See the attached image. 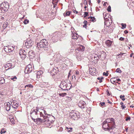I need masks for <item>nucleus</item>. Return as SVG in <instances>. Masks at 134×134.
I'll use <instances>...</instances> for the list:
<instances>
[{"label":"nucleus","mask_w":134,"mask_h":134,"mask_svg":"<svg viewBox=\"0 0 134 134\" xmlns=\"http://www.w3.org/2000/svg\"><path fill=\"white\" fill-rule=\"evenodd\" d=\"M10 121L11 122L12 124H14V120L13 119H10Z\"/></svg>","instance_id":"obj_46"},{"label":"nucleus","mask_w":134,"mask_h":134,"mask_svg":"<svg viewBox=\"0 0 134 134\" xmlns=\"http://www.w3.org/2000/svg\"><path fill=\"white\" fill-rule=\"evenodd\" d=\"M33 87V86L31 85H26L25 86V87Z\"/></svg>","instance_id":"obj_40"},{"label":"nucleus","mask_w":134,"mask_h":134,"mask_svg":"<svg viewBox=\"0 0 134 134\" xmlns=\"http://www.w3.org/2000/svg\"><path fill=\"white\" fill-rule=\"evenodd\" d=\"M26 67H27V68H28L30 69L31 68L32 69V66L30 64L28 65Z\"/></svg>","instance_id":"obj_42"},{"label":"nucleus","mask_w":134,"mask_h":134,"mask_svg":"<svg viewBox=\"0 0 134 134\" xmlns=\"http://www.w3.org/2000/svg\"><path fill=\"white\" fill-rule=\"evenodd\" d=\"M131 119V118L130 116L126 118V121H130Z\"/></svg>","instance_id":"obj_43"},{"label":"nucleus","mask_w":134,"mask_h":134,"mask_svg":"<svg viewBox=\"0 0 134 134\" xmlns=\"http://www.w3.org/2000/svg\"><path fill=\"white\" fill-rule=\"evenodd\" d=\"M38 110L37 108L36 109H32L30 113V116L31 118H36L37 117V112Z\"/></svg>","instance_id":"obj_3"},{"label":"nucleus","mask_w":134,"mask_h":134,"mask_svg":"<svg viewBox=\"0 0 134 134\" xmlns=\"http://www.w3.org/2000/svg\"><path fill=\"white\" fill-rule=\"evenodd\" d=\"M108 103H109L111 104V103H112L111 102H110L109 101V100L108 99Z\"/></svg>","instance_id":"obj_64"},{"label":"nucleus","mask_w":134,"mask_h":134,"mask_svg":"<svg viewBox=\"0 0 134 134\" xmlns=\"http://www.w3.org/2000/svg\"><path fill=\"white\" fill-rule=\"evenodd\" d=\"M76 78H79L80 77V75H79V72L78 71H75V75Z\"/></svg>","instance_id":"obj_24"},{"label":"nucleus","mask_w":134,"mask_h":134,"mask_svg":"<svg viewBox=\"0 0 134 134\" xmlns=\"http://www.w3.org/2000/svg\"><path fill=\"white\" fill-rule=\"evenodd\" d=\"M116 71L117 72H118L119 73H121L122 72V71L120 69V68H117L116 70Z\"/></svg>","instance_id":"obj_31"},{"label":"nucleus","mask_w":134,"mask_h":134,"mask_svg":"<svg viewBox=\"0 0 134 134\" xmlns=\"http://www.w3.org/2000/svg\"><path fill=\"white\" fill-rule=\"evenodd\" d=\"M107 2H105L103 4V5L104 6H105L106 5V4H107Z\"/></svg>","instance_id":"obj_57"},{"label":"nucleus","mask_w":134,"mask_h":134,"mask_svg":"<svg viewBox=\"0 0 134 134\" xmlns=\"http://www.w3.org/2000/svg\"><path fill=\"white\" fill-rule=\"evenodd\" d=\"M133 53H131L130 54V57H132L133 55Z\"/></svg>","instance_id":"obj_61"},{"label":"nucleus","mask_w":134,"mask_h":134,"mask_svg":"<svg viewBox=\"0 0 134 134\" xmlns=\"http://www.w3.org/2000/svg\"><path fill=\"white\" fill-rule=\"evenodd\" d=\"M114 119L113 118H111V119L110 120H109V121H110V122H115L114 121Z\"/></svg>","instance_id":"obj_48"},{"label":"nucleus","mask_w":134,"mask_h":134,"mask_svg":"<svg viewBox=\"0 0 134 134\" xmlns=\"http://www.w3.org/2000/svg\"><path fill=\"white\" fill-rule=\"evenodd\" d=\"M37 46L38 48H42L48 53H51L53 51L51 49L50 46L48 45L47 41L45 39H42L40 42L37 43Z\"/></svg>","instance_id":"obj_1"},{"label":"nucleus","mask_w":134,"mask_h":134,"mask_svg":"<svg viewBox=\"0 0 134 134\" xmlns=\"http://www.w3.org/2000/svg\"><path fill=\"white\" fill-rule=\"evenodd\" d=\"M36 119H37V122L39 121H40L41 122H43V120L42 119H41L38 118H36Z\"/></svg>","instance_id":"obj_37"},{"label":"nucleus","mask_w":134,"mask_h":134,"mask_svg":"<svg viewBox=\"0 0 134 134\" xmlns=\"http://www.w3.org/2000/svg\"><path fill=\"white\" fill-rule=\"evenodd\" d=\"M115 122H108L107 126L108 127L109 129L110 130L113 129L115 127Z\"/></svg>","instance_id":"obj_6"},{"label":"nucleus","mask_w":134,"mask_h":134,"mask_svg":"<svg viewBox=\"0 0 134 134\" xmlns=\"http://www.w3.org/2000/svg\"><path fill=\"white\" fill-rule=\"evenodd\" d=\"M91 19L90 20L91 21L94 22L96 21V19L94 17H92L90 16Z\"/></svg>","instance_id":"obj_28"},{"label":"nucleus","mask_w":134,"mask_h":134,"mask_svg":"<svg viewBox=\"0 0 134 134\" xmlns=\"http://www.w3.org/2000/svg\"><path fill=\"white\" fill-rule=\"evenodd\" d=\"M88 13L87 12H85L84 14V18L86 17L88 15Z\"/></svg>","instance_id":"obj_44"},{"label":"nucleus","mask_w":134,"mask_h":134,"mask_svg":"<svg viewBox=\"0 0 134 134\" xmlns=\"http://www.w3.org/2000/svg\"><path fill=\"white\" fill-rule=\"evenodd\" d=\"M107 95L108 96H110V93L109 92H108V93H107Z\"/></svg>","instance_id":"obj_62"},{"label":"nucleus","mask_w":134,"mask_h":134,"mask_svg":"<svg viewBox=\"0 0 134 134\" xmlns=\"http://www.w3.org/2000/svg\"><path fill=\"white\" fill-rule=\"evenodd\" d=\"M6 132L4 130V129H3L1 130L0 133L1 134H3V133H4Z\"/></svg>","instance_id":"obj_35"},{"label":"nucleus","mask_w":134,"mask_h":134,"mask_svg":"<svg viewBox=\"0 0 134 134\" xmlns=\"http://www.w3.org/2000/svg\"><path fill=\"white\" fill-rule=\"evenodd\" d=\"M32 69L25 67L24 70V72L25 74H27L30 73L31 72Z\"/></svg>","instance_id":"obj_14"},{"label":"nucleus","mask_w":134,"mask_h":134,"mask_svg":"<svg viewBox=\"0 0 134 134\" xmlns=\"http://www.w3.org/2000/svg\"><path fill=\"white\" fill-rule=\"evenodd\" d=\"M78 50L79 51H83L85 49V47L84 46L82 45H80L79 47L78 48Z\"/></svg>","instance_id":"obj_18"},{"label":"nucleus","mask_w":134,"mask_h":134,"mask_svg":"<svg viewBox=\"0 0 134 134\" xmlns=\"http://www.w3.org/2000/svg\"><path fill=\"white\" fill-rule=\"evenodd\" d=\"M34 43V42L32 40L29 38L27 39L25 45L27 48H29L32 46Z\"/></svg>","instance_id":"obj_4"},{"label":"nucleus","mask_w":134,"mask_h":134,"mask_svg":"<svg viewBox=\"0 0 134 134\" xmlns=\"http://www.w3.org/2000/svg\"><path fill=\"white\" fill-rule=\"evenodd\" d=\"M10 105H11L10 103L8 102L6 104V109L7 111H9L11 109V106Z\"/></svg>","instance_id":"obj_15"},{"label":"nucleus","mask_w":134,"mask_h":134,"mask_svg":"<svg viewBox=\"0 0 134 134\" xmlns=\"http://www.w3.org/2000/svg\"><path fill=\"white\" fill-rule=\"evenodd\" d=\"M43 73V72L41 70H40L37 72V73L38 74H39V75H41V74H42Z\"/></svg>","instance_id":"obj_41"},{"label":"nucleus","mask_w":134,"mask_h":134,"mask_svg":"<svg viewBox=\"0 0 134 134\" xmlns=\"http://www.w3.org/2000/svg\"><path fill=\"white\" fill-rule=\"evenodd\" d=\"M115 77L113 78H112L111 79H110V81L114 85H116L115 83H115L116 80H115Z\"/></svg>","instance_id":"obj_20"},{"label":"nucleus","mask_w":134,"mask_h":134,"mask_svg":"<svg viewBox=\"0 0 134 134\" xmlns=\"http://www.w3.org/2000/svg\"><path fill=\"white\" fill-rule=\"evenodd\" d=\"M8 24V22H5L3 24L2 26L3 28L4 29L7 27Z\"/></svg>","instance_id":"obj_21"},{"label":"nucleus","mask_w":134,"mask_h":134,"mask_svg":"<svg viewBox=\"0 0 134 134\" xmlns=\"http://www.w3.org/2000/svg\"><path fill=\"white\" fill-rule=\"evenodd\" d=\"M28 54L29 57H30V58H32V57L34 56V54L33 51H32L29 52H28Z\"/></svg>","instance_id":"obj_17"},{"label":"nucleus","mask_w":134,"mask_h":134,"mask_svg":"<svg viewBox=\"0 0 134 134\" xmlns=\"http://www.w3.org/2000/svg\"><path fill=\"white\" fill-rule=\"evenodd\" d=\"M121 25L122 26V29H124L126 28V25L125 24L121 23Z\"/></svg>","instance_id":"obj_29"},{"label":"nucleus","mask_w":134,"mask_h":134,"mask_svg":"<svg viewBox=\"0 0 134 134\" xmlns=\"http://www.w3.org/2000/svg\"><path fill=\"white\" fill-rule=\"evenodd\" d=\"M124 38L121 37L119 38V40L120 41H123L124 40Z\"/></svg>","instance_id":"obj_53"},{"label":"nucleus","mask_w":134,"mask_h":134,"mask_svg":"<svg viewBox=\"0 0 134 134\" xmlns=\"http://www.w3.org/2000/svg\"><path fill=\"white\" fill-rule=\"evenodd\" d=\"M105 43L107 47H111L113 45V41L107 40L105 41Z\"/></svg>","instance_id":"obj_10"},{"label":"nucleus","mask_w":134,"mask_h":134,"mask_svg":"<svg viewBox=\"0 0 134 134\" xmlns=\"http://www.w3.org/2000/svg\"><path fill=\"white\" fill-rule=\"evenodd\" d=\"M71 13V12H67L66 13H64V16H69L70 15Z\"/></svg>","instance_id":"obj_25"},{"label":"nucleus","mask_w":134,"mask_h":134,"mask_svg":"<svg viewBox=\"0 0 134 134\" xmlns=\"http://www.w3.org/2000/svg\"><path fill=\"white\" fill-rule=\"evenodd\" d=\"M76 76H75V75H73V76H72V79H74V80H76Z\"/></svg>","instance_id":"obj_49"},{"label":"nucleus","mask_w":134,"mask_h":134,"mask_svg":"<svg viewBox=\"0 0 134 134\" xmlns=\"http://www.w3.org/2000/svg\"><path fill=\"white\" fill-rule=\"evenodd\" d=\"M44 113L45 115H48V114L46 112L45 110H44Z\"/></svg>","instance_id":"obj_56"},{"label":"nucleus","mask_w":134,"mask_h":134,"mask_svg":"<svg viewBox=\"0 0 134 134\" xmlns=\"http://www.w3.org/2000/svg\"><path fill=\"white\" fill-rule=\"evenodd\" d=\"M72 127L68 128V127H66L65 130L68 132H70L72 131Z\"/></svg>","instance_id":"obj_22"},{"label":"nucleus","mask_w":134,"mask_h":134,"mask_svg":"<svg viewBox=\"0 0 134 134\" xmlns=\"http://www.w3.org/2000/svg\"><path fill=\"white\" fill-rule=\"evenodd\" d=\"M66 94V93H60L59 94L60 96L64 97Z\"/></svg>","instance_id":"obj_34"},{"label":"nucleus","mask_w":134,"mask_h":134,"mask_svg":"<svg viewBox=\"0 0 134 134\" xmlns=\"http://www.w3.org/2000/svg\"><path fill=\"white\" fill-rule=\"evenodd\" d=\"M3 5L4 6V8H1L4 9V10L5 12L7 11L9 8V3L5 1L3 2Z\"/></svg>","instance_id":"obj_8"},{"label":"nucleus","mask_w":134,"mask_h":134,"mask_svg":"<svg viewBox=\"0 0 134 134\" xmlns=\"http://www.w3.org/2000/svg\"><path fill=\"white\" fill-rule=\"evenodd\" d=\"M11 47L10 46H9V52L11 51H13L14 50V48H13V49H11V48H10Z\"/></svg>","instance_id":"obj_50"},{"label":"nucleus","mask_w":134,"mask_h":134,"mask_svg":"<svg viewBox=\"0 0 134 134\" xmlns=\"http://www.w3.org/2000/svg\"><path fill=\"white\" fill-rule=\"evenodd\" d=\"M121 107L122 109H124L126 108L125 106L124 105H122V106H121Z\"/></svg>","instance_id":"obj_47"},{"label":"nucleus","mask_w":134,"mask_h":134,"mask_svg":"<svg viewBox=\"0 0 134 134\" xmlns=\"http://www.w3.org/2000/svg\"><path fill=\"white\" fill-rule=\"evenodd\" d=\"M0 82L2 84L4 83L5 82V79L3 77H0Z\"/></svg>","instance_id":"obj_23"},{"label":"nucleus","mask_w":134,"mask_h":134,"mask_svg":"<svg viewBox=\"0 0 134 134\" xmlns=\"http://www.w3.org/2000/svg\"><path fill=\"white\" fill-rule=\"evenodd\" d=\"M19 54L21 57V55H23L24 56V57H25L26 55V52L25 51V50L24 49H21L19 52ZM23 57V56H22Z\"/></svg>","instance_id":"obj_13"},{"label":"nucleus","mask_w":134,"mask_h":134,"mask_svg":"<svg viewBox=\"0 0 134 134\" xmlns=\"http://www.w3.org/2000/svg\"><path fill=\"white\" fill-rule=\"evenodd\" d=\"M29 20L27 19H26L24 20L23 21V23L24 24H26L29 23Z\"/></svg>","instance_id":"obj_30"},{"label":"nucleus","mask_w":134,"mask_h":134,"mask_svg":"<svg viewBox=\"0 0 134 134\" xmlns=\"http://www.w3.org/2000/svg\"><path fill=\"white\" fill-rule=\"evenodd\" d=\"M124 32L125 34H127L128 33V31L126 30H125L124 31Z\"/></svg>","instance_id":"obj_58"},{"label":"nucleus","mask_w":134,"mask_h":134,"mask_svg":"<svg viewBox=\"0 0 134 134\" xmlns=\"http://www.w3.org/2000/svg\"><path fill=\"white\" fill-rule=\"evenodd\" d=\"M11 105L12 106L11 109H16L19 106L18 103L15 100H13L11 102Z\"/></svg>","instance_id":"obj_7"},{"label":"nucleus","mask_w":134,"mask_h":134,"mask_svg":"<svg viewBox=\"0 0 134 134\" xmlns=\"http://www.w3.org/2000/svg\"><path fill=\"white\" fill-rule=\"evenodd\" d=\"M103 125L102 127L103 129L105 131L107 130L108 131H110V129H109L108 127L107 126V124H103Z\"/></svg>","instance_id":"obj_16"},{"label":"nucleus","mask_w":134,"mask_h":134,"mask_svg":"<svg viewBox=\"0 0 134 134\" xmlns=\"http://www.w3.org/2000/svg\"><path fill=\"white\" fill-rule=\"evenodd\" d=\"M9 48L8 46H5L4 48V49L7 52H9Z\"/></svg>","instance_id":"obj_19"},{"label":"nucleus","mask_w":134,"mask_h":134,"mask_svg":"<svg viewBox=\"0 0 134 134\" xmlns=\"http://www.w3.org/2000/svg\"><path fill=\"white\" fill-rule=\"evenodd\" d=\"M99 59V57H92V60L93 61L94 60H96L97 61H98Z\"/></svg>","instance_id":"obj_26"},{"label":"nucleus","mask_w":134,"mask_h":134,"mask_svg":"<svg viewBox=\"0 0 134 134\" xmlns=\"http://www.w3.org/2000/svg\"><path fill=\"white\" fill-rule=\"evenodd\" d=\"M32 120L34 121V122H37V120H38L37 119H36V118H31Z\"/></svg>","instance_id":"obj_39"},{"label":"nucleus","mask_w":134,"mask_h":134,"mask_svg":"<svg viewBox=\"0 0 134 134\" xmlns=\"http://www.w3.org/2000/svg\"><path fill=\"white\" fill-rule=\"evenodd\" d=\"M125 97V96L124 95H121L120 96V98L121 99H122V98H123Z\"/></svg>","instance_id":"obj_51"},{"label":"nucleus","mask_w":134,"mask_h":134,"mask_svg":"<svg viewBox=\"0 0 134 134\" xmlns=\"http://www.w3.org/2000/svg\"><path fill=\"white\" fill-rule=\"evenodd\" d=\"M87 21L85 20L83 22V23L84 24V25H83V27H85V28L86 29L87 27Z\"/></svg>","instance_id":"obj_27"},{"label":"nucleus","mask_w":134,"mask_h":134,"mask_svg":"<svg viewBox=\"0 0 134 134\" xmlns=\"http://www.w3.org/2000/svg\"><path fill=\"white\" fill-rule=\"evenodd\" d=\"M89 72L90 74L93 75L96 74V69L94 68H91L90 69Z\"/></svg>","instance_id":"obj_11"},{"label":"nucleus","mask_w":134,"mask_h":134,"mask_svg":"<svg viewBox=\"0 0 134 134\" xmlns=\"http://www.w3.org/2000/svg\"><path fill=\"white\" fill-rule=\"evenodd\" d=\"M93 57H99L98 55L97 54H95V55L93 56Z\"/></svg>","instance_id":"obj_63"},{"label":"nucleus","mask_w":134,"mask_h":134,"mask_svg":"<svg viewBox=\"0 0 134 134\" xmlns=\"http://www.w3.org/2000/svg\"><path fill=\"white\" fill-rule=\"evenodd\" d=\"M53 1L55 3L57 4L58 3L59 0H53Z\"/></svg>","instance_id":"obj_54"},{"label":"nucleus","mask_w":134,"mask_h":134,"mask_svg":"<svg viewBox=\"0 0 134 134\" xmlns=\"http://www.w3.org/2000/svg\"><path fill=\"white\" fill-rule=\"evenodd\" d=\"M60 86V88L64 90H68L70 89L69 86H68L67 83L65 81L61 82Z\"/></svg>","instance_id":"obj_2"},{"label":"nucleus","mask_w":134,"mask_h":134,"mask_svg":"<svg viewBox=\"0 0 134 134\" xmlns=\"http://www.w3.org/2000/svg\"><path fill=\"white\" fill-rule=\"evenodd\" d=\"M40 75H39V74H37V75H36V77H37L38 78H39L40 77Z\"/></svg>","instance_id":"obj_55"},{"label":"nucleus","mask_w":134,"mask_h":134,"mask_svg":"<svg viewBox=\"0 0 134 134\" xmlns=\"http://www.w3.org/2000/svg\"><path fill=\"white\" fill-rule=\"evenodd\" d=\"M12 80H13L14 81V79H17V77L16 76H14V77H11L10 79Z\"/></svg>","instance_id":"obj_45"},{"label":"nucleus","mask_w":134,"mask_h":134,"mask_svg":"<svg viewBox=\"0 0 134 134\" xmlns=\"http://www.w3.org/2000/svg\"><path fill=\"white\" fill-rule=\"evenodd\" d=\"M116 80V81L117 80L118 81H119V82H120V81H121V80L119 79H118Z\"/></svg>","instance_id":"obj_60"},{"label":"nucleus","mask_w":134,"mask_h":134,"mask_svg":"<svg viewBox=\"0 0 134 134\" xmlns=\"http://www.w3.org/2000/svg\"><path fill=\"white\" fill-rule=\"evenodd\" d=\"M74 13H76V14L78 12L76 10H74Z\"/></svg>","instance_id":"obj_59"},{"label":"nucleus","mask_w":134,"mask_h":134,"mask_svg":"<svg viewBox=\"0 0 134 134\" xmlns=\"http://www.w3.org/2000/svg\"><path fill=\"white\" fill-rule=\"evenodd\" d=\"M107 10L109 12H111V7L110 6H109L108 8H107Z\"/></svg>","instance_id":"obj_36"},{"label":"nucleus","mask_w":134,"mask_h":134,"mask_svg":"<svg viewBox=\"0 0 134 134\" xmlns=\"http://www.w3.org/2000/svg\"><path fill=\"white\" fill-rule=\"evenodd\" d=\"M105 103L104 102H100L99 103V105L101 107H103L105 105Z\"/></svg>","instance_id":"obj_33"},{"label":"nucleus","mask_w":134,"mask_h":134,"mask_svg":"<svg viewBox=\"0 0 134 134\" xmlns=\"http://www.w3.org/2000/svg\"><path fill=\"white\" fill-rule=\"evenodd\" d=\"M40 115L41 117H43L44 119H45L46 118V117L45 116L44 117V115L41 112H40Z\"/></svg>","instance_id":"obj_38"},{"label":"nucleus","mask_w":134,"mask_h":134,"mask_svg":"<svg viewBox=\"0 0 134 134\" xmlns=\"http://www.w3.org/2000/svg\"><path fill=\"white\" fill-rule=\"evenodd\" d=\"M85 102L81 100L78 103V105L79 107L83 108L85 107Z\"/></svg>","instance_id":"obj_9"},{"label":"nucleus","mask_w":134,"mask_h":134,"mask_svg":"<svg viewBox=\"0 0 134 134\" xmlns=\"http://www.w3.org/2000/svg\"><path fill=\"white\" fill-rule=\"evenodd\" d=\"M103 75H105L106 76H107L108 75V74L107 73H106L104 72L103 73Z\"/></svg>","instance_id":"obj_52"},{"label":"nucleus","mask_w":134,"mask_h":134,"mask_svg":"<svg viewBox=\"0 0 134 134\" xmlns=\"http://www.w3.org/2000/svg\"><path fill=\"white\" fill-rule=\"evenodd\" d=\"M71 118L73 120H75L78 119V116L76 113L73 110L70 113Z\"/></svg>","instance_id":"obj_5"},{"label":"nucleus","mask_w":134,"mask_h":134,"mask_svg":"<svg viewBox=\"0 0 134 134\" xmlns=\"http://www.w3.org/2000/svg\"><path fill=\"white\" fill-rule=\"evenodd\" d=\"M12 65L11 63H8L5 65V67L6 70H8L9 69H12Z\"/></svg>","instance_id":"obj_12"},{"label":"nucleus","mask_w":134,"mask_h":134,"mask_svg":"<svg viewBox=\"0 0 134 134\" xmlns=\"http://www.w3.org/2000/svg\"><path fill=\"white\" fill-rule=\"evenodd\" d=\"M109 120L108 119H107L106 120L104 121L103 122V124H107L108 122H109Z\"/></svg>","instance_id":"obj_32"}]
</instances>
